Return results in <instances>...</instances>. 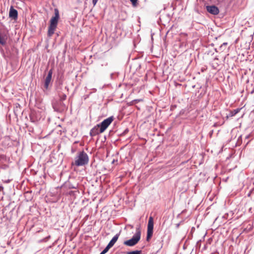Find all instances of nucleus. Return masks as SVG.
Returning <instances> with one entry per match:
<instances>
[{
    "label": "nucleus",
    "instance_id": "obj_15",
    "mask_svg": "<svg viewBox=\"0 0 254 254\" xmlns=\"http://www.w3.org/2000/svg\"><path fill=\"white\" fill-rule=\"evenodd\" d=\"M60 100L61 101H64L66 98V96L64 94H62L60 95Z\"/></svg>",
    "mask_w": 254,
    "mask_h": 254
},
{
    "label": "nucleus",
    "instance_id": "obj_5",
    "mask_svg": "<svg viewBox=\"0 0 254 254\" xmlns=\"http://www.w3.org/2000/svg\"><path fill=\"white\" fill-rule=\"evenodd\" d=\"M153 218L152 217H150L148 220L147 225V233L146 240L149 241L153 235Z\"/></svg>",
    "mask_w": 254,
    "mask_h": 254
},
{
    "label": "nucleus",
    "instance_id": "obj_11",
    "mask_svg": "<svg viewBox=\"0 0 254 254\" xmlns=\"http://www.w3.org/2000/svg\"><path fill=\"white\" fill-rule=\"evenodd\" d=\"M119 236V234H116L114 237L112 238V239L110 241V242L109 243L108 245L110 247H112L115 244V243L117 241L118 238Z\"/></svg>",
    "mask_w": 254,
    "mask_h": 254
},
{
    "label": "nucleus",
    "instance_id": "obj_3",
    "mask_svg": "<svg viewBox=\"0 0 254 254\" xmlns=\"http://www.w3.org/2000/svg\"><path fill=\"white\" fill-rule=\"evenodd\" d=\"M141 233L139 230H137L135 234L132 238L124 242V244L126 246L132 247L135 245L140 239Z\"/></svg>",
    "mask_w": 254,
    "mask_h": 254
},
{
    "label": "nucleus",
    "instance_id": "obj_16",
    "mask_svg": "<svg viewBox=\"0 0 254 254\" xmlns=\"http://www.w3.org/2000/svg\"><path fill=\"white\" fill-rule=\"evenodd\" d=\"M131 2L132 3L133 6H136L137 5V0H130Z\"/></svg>",
    "mask_w": 254,
    "mask_h": 254
},
{
    "label": "nucleus",
    "instance_id": "obj_12",
    "mask_svg": "<svg viewBox=\"0 0 254 254\" xmlns=\"http://www.w3.org/2000/svg\"><path fill=\"white\" fill-rule=\"evenodd\" d=\"M242 108H238L235 110H234L233 111H230L229 116L230 117H233L236 115L237 114H238L242 109Z\"/></svg>",
    "mask_w": 254,
    "mask_h": 254
},
{
    "label": "nucleus",
    "instance_id": "obj_18",
    "mask_svg": "<svg viewBox=\"0 0 254 254\" xmlns=\"http://www.w3.org/2000/svg\"><path fill=\"white\" fill-rule=\"evenodd\" d=\"M142 99H137V100H135L134 101L136 102H139V101H142Z\"/></svg>",
    "mask_w": 254,
    "mask_h": 254
},
{
    "label": "nucleus",
    "instance_id": "obj_14",
    "mask_svg": "<svg viewBox=\"0 0 254 254\" xmlns=\"http://www.w3.org/2000/svg\"><path fill=\"white\" fill-rule=\"evenodd\" d=\"M111 247H110L108 245H107V246L105 248V249L100 254H106L108 251L111 248Z\"/></svg>",
    "mask_w": 254,
    "mask_h": 254
},
{
    "label": "nucleus",
    "instance_id": "obj_4",
    "mask_svg": "<svg viewBox=\"0 0 254 254\" xmlns=\"http://www.w3.org/2000/svg\"><path fill=\"white\" fill-rule=\"evenodd\" d=\"M114 120L113 117H110L104 120L101 124H98L100 128V132H103L112 123Z\"/></svg>",
    "mask_w": 254,
    "mask_h": 254
},
{
    "label": "nucleus",
    "instance_id": "obj_7",
    "mask_svg": "<svg viewBox=\"0 0 254 254\" xmlns=\"http://www.w3.org/2000/svg\"><path fill=\"white\" fill-rule=\"evenodd\" d=\"M8 39L7 34L5 32H0V44L2 45L6 44Z\"/></svg>",
    "mask_w": 254,
    "mask_h": 254
},
{
    "label": "nucleus",
    "instance_id": "obj_17",
    "mask_svg": "<svg viewBox=\"0 0 254 254\" xmlns=\"http://www.w3.org/2000/svg\"><path fill=\"white\" fill-rule=\"evenodd\" d=\"M97 2V0H93L92 2L93 4V5L95 6Z\"/></svg>",
    "mask_w": 254,
    "mask_h": 254
},
{
    "label": "nucleus",
    "instance_id": "obj_6",
    "mask_svg": "<svg viewBox=\"0 0 254 254\" xmlns=\"http://www.w3.org/2000/svg\"><path fill=\"white\" fill-rule=\"evenodd\" d=\"M207 11L213 15H217L219 12L218 8L215 5H209L206 7Z\"/></svg>",
    "mask_w": 254,
    "mask_h": 254
},
{
    "label": "nucleus",
    "instance_id": "obj_9",
    "mask_svg": "<svg viewBox=\"0 0 254 254\" xmlns=\"http://www.w3.org/2000/svg\"><path fill=\"white\" fill-rule=\"evenodd\" d=\"M100 132V128L98 125L95 126L93 128H92L90 131V134L91 136H95L99 133H101Z\"/></svg>",
    "mask_w": 254,
    "mask_h": 254
},
{
    "label": "nucleus",
    "instance_id": "obj_13",
    "mask_svg": "<svg viewBox=\"0 0 254 254\" xmlns=\"http://www.w3.org/2000/svg\"><path fill=\"white\" fill-rule=\"evenodd\" d=\"M127 254H141V251H134L127 252Z\"/></svg>",
    "mask_w": 254,
    "mask_h": 254
},
{
    "label": "nucleus",
    "instance_id": "obj_8",
    "mask_svg": "<svg viewBox=\"0 0 254 254\" xmlns=\"http://www.w3.org/2000/svg\"><path fill=\"white\" fill-rule=\"evenodd\" d=\"M52 73H53L52 70V69L50 70L48 72V74L45 79L44 86H45V88L46 89H47L48 88L49 83H50V82L51 81Z\"/></svg>",
    "mask_w": 254,
    "mask_h": 254
},
{
    "label": "nucleus",
    "instance_id": "obj_10",
    "mask_svg": "<svg viewBox=\"0 0 254 254\" xmlns=\"http://www.w3.org/2000/svg\"><path fill=\"white\" fill-rule=\"evenodd\" d=\"M17 11L16 9H15L12 6H11L9 12V17L15 20L17 18Z\"/></svg>",
    "mask_w": 254,
    "mask_h": 254
},
{
    "label": "nucleus",
    "instance_id": "obj_2",
    "mask_svg": "<svg viewBox=\"0 0 254 254\" xmlns=\"http://www.w3.org/2000/svg\"><path fill=\"white\" fill-rule=\"evenodd\" d=\"M89 158L87 154L84 151L80 152L78 155L75 157L74 163L72 165L76 166H83L87 164L88 162Z\"/></svg>",
    "mask_w": 254,
    "mask_h": 254
},
{
    "label": "nucleus",
    "instance_id": "obj_1",
    "mask_svg": "<svg viewBox=\"0 0 254 254\" xmlns=\"http://www.w3.org/2000/svg\"><path fill=\"white\" fill-rule=\"evenodd\" d=\"M59 12L58 9H55V16L52 17L50 20V24L48 28V35L51 37L54 33L57 27L58 20L59 19Z\"/></svg>",
    "mask_w": 254,
    "mask_h": 254
}]
</instances>
